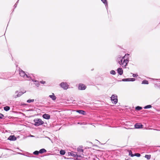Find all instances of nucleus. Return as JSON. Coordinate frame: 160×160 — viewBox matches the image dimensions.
I'll use <instances>...</instances> for the list:
<instances>
[{
  "label": "nucleus",
  "mask_w": 160,
  "mask_h": 160,
  "mask_svg": "<svg viewBox=\"0 0 160 160\" xmlns=\"http://www.w3.org/2000/svg\"><path fill=\"white\" fill-rule=\"evenodd\" d=\"M4 116L3 114H0V119L2 118Z\"/></svg>",
  "instance_id": "obj_32"
},
{
  "label": "nucleus",
  "mask_w": 160,
  "mask_h": 160,
  "mask_svg": "<svg viewBox=\"0 0 160 160\" xmlns=\"http://www.w3.org/2000/svg\"><path fill=\"white\" fill-rule=\"evenodd\" d=\"M34 101V99H29L27 101V102L28 103H30L31 102H33Z\"/></svg>",
  "instance_id": "obj_25"
},
{
  "label": "nucleus",
  "mask_w": 160,
  "mask_h": 160,
  "mask_svg": "<svg viewBox=\"0 0 160 160\" xmlns=\"http://www.w3.org/2000/svg\"><path fill=\"white\" fill-rule=\"evenodd\" d=\"M28 78V79H29L30 78V77L29 76H28V75H27L26 74V75H25V78Z\"/></svg>",
  "instance_id": "obj_33"
},
{
  "label": "nucleus",
  "mask_w": 160,
  "mask_h": 160,
  "mask_svg": "<svg viewBox=\"0 0 160 160\" xmlns=\"http://www.w3.org/2000/svg\"><path fill=\"white\" fill-rule=\"evenodd\" d=\"M35 124L34 125L35 126H39L42 125L44 123V122L42 121L41 119L40 118L35 119L34 120Z\"/></svg>",
  "instance_id": "obj_2"
},
{
  "label": "nucleus",
  "mask_w": 160,
  "mask_h": 160,
  "mask_svg": "<svg viewBox=\"0 0 160 160\" xmlns=\"http://www.w3.org/2000/svg\"><path fill=\"white\" fill-rule=\"evenodd\" d=\"M130 79L129 81H134L135 80V79L134 78H129Z\"/></svg>",
  "instance_id": "obj_31"
},
{
  "label": "nucleus",
  "mask_w": 160,
  "mask_h": 160,
  "mask_svg": "<svg viewBox=\"0 0 160 160\" xmlns=\"http://www.w3.org/2000/svg\"><path fill=\"white\" fill-rule=\"evenodd\" d=\"M42 117L45 119H48L50 118V116L49 114L45 113L42 115Z\"/></svg>",
  "instance_id": "obj_8"
},
{
  "label": "nucleus",
  "mask_w": 160,
  "mask_h": 160,
  "mask_svg": "<svg viewBox=\"0 0 160 160\" xmlns=\"http://www.w3.org/2000/svg\"><path fill=\"white\" fill-rule=\"evenodd\" d=\"M152 106L151 105H148L146 106H145V107H144V109L150 108H152Z\"/></svg>",
  "instance_id": "obj_19"
},
{
  "label": "nucleus",
  "mask_w": 160,
  "mask_h": 160,
  "mask_svg": "<svg viewBox=\"0 0 160 160\" xmlns=\"http://www.w3.org/2000/svg\"><path fill=\"white\" fill-rule=\"evenodd\" d=\"M140 155H141L139 153H135L134 155V156H136L138 157H139L140 156Z\"/></svg>",
  "instance_id": "obj_29"
},
{
  "label": "nucleus",
  "mask_w": 160,
  "mask_h": 160,
  "mask_svg": "<svg viewBox=\"0 0 160 160\" xmlns=\"http://www.w3.org/2000/svg\"><path fill=\"white\" fill-rule=\"evenodd\" d=\"M134 76H135V75H134H134H133V77H135Z\"/></svg>",
  "instance_id": "obj_37"
},
{
  "label": "nucleus",
  "mask_w": 160,
  "mask_h": 160,
  "mask_svg": "<svg viewBox=\"0 0 160 160\" xmlns=\"http://www.w3.org/2000/svg\"><path fill=\"white\" fill-rule=\"evenodd\" d=\"M110 73L112 74V75H115L116 74L114 70H112L110 72Z\"/></svg>",
  "instance_id": "obj_27"
},
{
  "label": "nucleus",
  "mask_w": 160,
  "mask_h": 160,
  "mask_svg": "<svg viewBox=\"0 0 160 160\" xmlns=\"http://www.w3.org/2000/svg\"><path fill=\"white\" fill-rule=\"evenodd\" d=\"M86 88V86L82 83H80L78 87V89L79 90H84Z\"/></svg>",
  "instance_id": "obj_5"
},
{
  "label": "nucleus",
  "mask_w": 160,
  "mask_h": 160,
  "mask_svg": "<svg viewBox=\"0 0 160 160\" xmlns=\"http://www.w3.org/2000/svg\"><path fill=\"white\" fill-rule=\"evenodd\" d=\"M35 82H36L35 84H36V85L37 86V87H39V82L37 81H35Z\"/></svg>",
  "instance_id": "obj_28"
},
{
  "label": "nucleus",
  "mask_w": 160,
  "mask_h": 160,
  "mask_svg": "<svg viewBox=\"0 0 160 160\" xmlns=\"http://www.w3.org/2000/svg\"><path fill=\"white\" fill-rule=\"evenodd\" d=\"M142 109V107L139 106H137L135 108V109L138 111L141 110Z\"/></svg>",
  "instance_id": "obj_21"
},
{
  "label": "nucleus",
  "mask_w": 160,
  "mask_h": 160,
  "mask_svg": "<svg viewBox=\"0 0 160 160\" xmlns=\"http://www.w3.org/2000/svg\"><path fill=\"white\" fill-rule=\"evenodd\" d=\"M111 100L112 102L116 104L118 102L117 96L115 95H112L111 97Z\"/></svg>",
  "instance_id": "obj_4"
},
{
  "label": "nucleus",
  "mask_w": 160,
  "mask_h": 160,
  "mask_svg": "<svg viewBox=\"0 0 160 160\" xmlns=\"http://www.w3.org/2000/svg\"><path fill=\"white\" fill-rule=\"evenodd\" d=\"M26 73L25 72L21 70L19 71V74L22 77L25 78Z\"/></svg>",
  "instance_id": "obj_7"
},
{
  "label": "nucleus",
  "mask_w": 160,
  "mask_h": 160,
  "mask_svg": "<svg viewBox=\"0 0 160 160\" xmlns=\"http://www.w3.org/2000/svg\"><path fill=\"white\" fill-rule=\"evenodd\" d=\"M129 152V155H131V156L132 157L134 156V155L132 153V152L131 151L129 150L128 151Z\"/></svg>",
  "instance_id": "obj_22"
},
{
  "label": "nucleus",
  "mask_w": 160,
  "mask_h": 160,
  "mask_svg": "<svg viewBox=\"0 0 160 160\" xmlns=\"http://www.w3.org/2000/svg\"><path fill=\"white\" fill-rule=\"evenodd\" d=\"M39 153V151H36L35 152H34L33 153L34 155H38Z\"/></svg>",
  "instance_id": "obj_23"
},
{
  "label": "nucleus",
  "mask_w": 160,
  "mask_h": 160,
  "mask_svg": "<svg viewBox=\"0 0 160 160\" xmlns=\"http://www.w3.org/2000/svg\"><path fill=\"white\" fill-rule=\"evenodd\" d=\"M102 2L105 4H107V0H101Z\"/></svg>",
  "instance_id": "obj_30"
},
{
  "label": "nucleus",
  "mask_w": 160,
  "mask_h": 160,
  "mask_svg": "<svg viewBox=\"0 0 160 160\" xmlns=\"http://www.w3.org/2000/svg\"><path fill=\"white\" fill-rule=\"evenodd\" d=\"M10 109V108L9 106H6L4 108V110L6 111H8Z\"/></svg>",
  "instance_id": "obj_18"
},
{
  "label": "nucleus",
  "mask_w": 160,
  "mask_h": 160,
  "mask_svg": "<svg viewBox=\"0 0 160 160\" xmlns=\"http://www.w3.org/2000/svg\"><path fill=\"white\" fill-rule=\"evenodd\" d=\"M39 151V153H43L44 152H47L46 150L45 149H44V148H42V149H40Z\"/></svg>",
  "instance_id": "obj_14"
},
{
  "label": "nucleus",
  "mask_w": 160,
  "mask_h": 160,
  "mask_svg": "<svg viewBox=\"0 0 160 160\" xmlns=\"http://www.w3.org/2000/svg\"><path fill=\"white\" fill-rule=\"evenodd\" d=\"M8 139L11 141L15 140L16 139V138L14 135H11L9 137Z\"/></svg>",
  "instance_id": "obj_9"
},
{
  "label": "nucleus",
  "mask_w": 160,
  "mask_h": 160,
  "mask_svg": "<svg viewBox=\"0 0 160 160\" xmlns=\"http://www.w3.org/2000/svg\"><path fill=\"white\" fill-rule=\"evenodd\" d=\"M118 72L120 75H122L123 74V71L122 68H119L118 69Z\"/></svg>",
  "instance_id": "obj_10"
},
{
  "label": "nucleus",
  "mask_w": 160,
  "mask_h": 160,
  "mask_svg": "<svg viewBox=\"0 0 160 160\" xmlns=\"http://www.w3.org/2000/svg\"><path fill=\"white\" fill-rule=\"evenodd\" d=\"M74 153L73 152H72V153H71V155L72 156H74V157H76V156H77V155H78V153Z\"/></svg>",
  "instance_id": "obj_24"
},
{
  "label": "nucleus",
  "mask_w": 160,
  "mask_h": 160,
  "mask_svg": "<svg viewBox=\"0 0 160 160\" xmlns=\"http://www.w3.org/2000/svg\"><path fill=\"white\" fill-rule=\"evenodd\" d=\"M145 157L147 159H149L151 158V156L150 155H146Z\"/></svg>",
  "instance_id": "obj_20"
},
{
  "label": "nucleus",
  "mask_w": 160,
  "mask_h": 160,
  "mask_svg": "<svg viewBox=\"0 0 160 160\" xmlns=\"http://www.w3.org/2000/svg\"><path fill=\"white\" fill-rule=\"evenodd\" d=\"M84 156V155L83 153H80V154H78L77 157L83 158V157Z\"/></svg>",
  "instance_id": "obj_15"
},
{
  "label": "nucleus",
  "mask_w": 160,
  "mask_h": 160,
  "mask_svg": "<svg viewBox=\"0 0 160 160\" xmlns=\"http://www.w3.org/2000/svg\"><path fill=\"white\" fill-rule=\"evenodd\" d=\"M126 160H130V159H128Z\"/></svg>",
  "instance_id": "obj_35"
},
{
  "label": "nucleus",
  "mask_w": 160,
  "mask_h": 160,
  "mask_svg": "<svg viewBox=\"0 0 160 160\" xmlns=\"http://www.w3.org/2000/svg\"><path fill=\"white\" fill-rule=\"evenodd\" d=\"M127 55L126 54L123 58H120L118 60L119 63L122 67H125L129 62V59L126 58Z\"/></svg>",
  "instance_id": "obj_1"
},
{
  "label": "nucleus",
  "mask_w": 160,
  "mask_h": 160,
  "mask_svg": "<svg viewBox=\"0 0 160 160\" xmlns=\"http://www.w3.org/2000/svg\"><path fill=\"white\" fill-rule=\"evenodd\" d=\"M142 84H148V82L147 80H144L142 81Z\"/></svg>",
  "instance_id": "obj_16"
},
{
  "label": "nucleus",
  "mask_w": 160,
  "mask_h": 160,
  "mask_svg": "<svg viewBox=\"0 0 160 160\" xmlns=\"http://www.w3.org/2000/svg\"><path fill=\"white\" fill-rule=\"evenodd\" d=\"M65 151L63 150H61L60 152V153L62 155H64L65 153Z\"/></svg>",
  "instance_id": "obj_17"
},
{
  "label": "nucleus",
  "mask_w": 160,
  "mask_h": 160,
  "mask_svg": "<svg viewBox=\"0 0 160 160\" xmlns=\"http://www.w3.org/2000/svg\"><path fill=\"white\" fill-rule=\"evenodd\" d=\"M77 112H78L79 113L82 114V115L85 114V112L84 111L82 110H77Z\"/></svg>",
  "instance_id": "obj_11"
},
{
  "label": "nucleus",
  "mask_w": 160,
  "mask_h": 160,
  "mask_svg": "<svg viewBox=\"0 0 160 160\" xmlns=\"http://www.w3.org/2000/svg\"><path fill=\"white\" fill-rule=\"evenodd\" d=\"M83 150L82 149H81L80 148H78V154H80V153H83Z\"/></svg>",
  "instance_id": "obj_13"
},
{
  "label": "nucleus",
  "mask_w": 160,
  "mask_h": 160,
  "mask_svg": "<svg viewBox=\"0 0 160 160\" xmlns=\"http://www.w3.org/2000/svg\"><path fill=\"white\" fill-rule=\"evenodd\" d=\"M49 97L51 98L53 100H55L56 99V97L54 95V93H52V95H49Z\"/></svg>",
  "instance_id": "obj_12"
},
{
  "label": "nucleus",
  "mask_w": 160,
  "mask_h": 160,
  "mask_svg": "<svg viewBox=\"0 0 160 160\" xmlns=\"http://www.w3.org/2000/svg\"><path fill=\"white\" fill-rule=\"evenodd\" d=\"M129 80L130 79L129 78H124L122 80L123 81H129Z\"/></svg>",
  "instance_id": "obj_26"
},
{
  "label": "nucleus",
  "mask_w": 160,
  "mask_h": 160,
  "mask_svg": "<svg viewBox=\"0 0 160 160\" xmlns=\"http://www.w3.org/2000/svg\"><path fill=\"white\" fill-rule=\"evenodd\" d=\"M134 76H135V75H134H134H133V77H135Z\"/></svg>",
  "instance_id": "obj_36"
},
{
  "label": "nucleus",
  "mask_w": 160,
  "mask_h": 160,
  "mask_svg": "<svg viewBox=\"0 0 160 160\" xmlns=\"http://www.w3.org/2000/svg\"><path fill=\"white\" fill-rule=\"evenodd\" d=\"M136 128H142L143 125L140 123H137L134 125Z\"/></svg>",
  "instance_id": "obj_6"
},
{
  "label": "nucleus",
  "mask_w": 160,
  "mask_h": 160,
  "mask_svg": "<svg viewBox=\"0 0 160 160\" xmlns=\"http://www.w3.org/2000/svg\"><path fill=\"white\" fill-rule=\"evenodd\" d=\"M40 82L41 83H42V84H44L45 83V81H40Z\"/></svg>",
  "instance_id": "obj_34"
},
{
  "label": "nucleus",
  "mask_w": 160,
  "mask_h": 160,
  "mask_svg": "<svg viewBox=\"0 0 160 160\" xmlns=\"http://www.w3.org/2000/svg\"><path fill=\"white\" fill-rule=\"evenodd\" d=\"M60 86L64 89H67L69 87V85L66 82H62L60 84Z\"/></svg>",
  "instance_id": "obj_3"
}]
</instances>
